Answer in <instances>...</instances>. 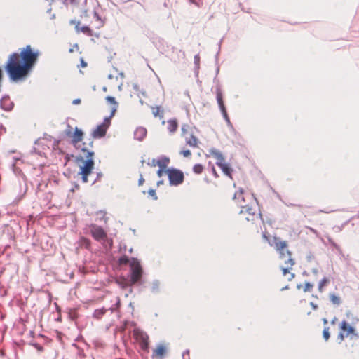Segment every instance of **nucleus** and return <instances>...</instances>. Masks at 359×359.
Wrapping results in <instances>:
<instances>
[{"instance_id":"f257e3e1","label":"nucleus","mask_w":359,"mask_h":359,"mask_svg":"<svg viewBox=\"0 0 359 359\" xmlns=\"http://www.w3.org/2000/svg\"><path fill=\"white\" fill-rule=\"evenodd\" d=\"M40 53L31 45L20 49V52L11 53L6 62L4 69L10 80L18 81L25 79L36 63Z\"/></svg>"},{"instance_id":"f03ea898","label":"nucleus","mask_w":359,"mask_h":359,"mask_svg":"<svg viewBox=\"0 0 359 359\" xmlns=\"http://www.w3.org/2000/svg\"><path fill=\"white\" fill-rule=\"evenodd\" d=\"M80 20H73L70 22L75 26L77 33H82L95 41L102 35L101 29L104 26L105 20L99 15L93 6L86 4L81 11Z\"/></svg>"},{"instance_id":"7ed1b4c3","label":"nucleus","mask_w":359,"mask_h":359,"mask_svg":"<svg viewBox=\"0 0 359 359\" xmlns=\"http://www.w3.org/2000/svg\"><path fill=\"white\" fill-rule=\"evenodd\" d=\"M83 156L79 155L76 157V164L79 168L78 175L81 176L83 183L88 182V177L93 173L94 169V152L87 148H81Z\"/></svg>"},{"instance_id":"20e7f679","label":"nucleus","mask_w":359,"mask_h":359,"mask_svg":"<svg viewBox=\"0 0 359 359\" xmlns=\"http://www.w3.org/2000/svg\"><path fill=\"white\" fill-rule=\"evenodd\" d=\"M262 237L276 250L279 255V258L284 262L285 265L288 266L294 265V259L292 257V252L288 249V243L286 241H283L277 236H273L271 239H269L265 233H263Z\"/></svg>"},{"instance_id":"39448f33","label":"nucleus","mask_w":359,"mask_h":359,"mask_svg":"<svg viewBox=\"0 0 359 359\" xmlns=\"http://www.w3.org/2000/svg\"><path fill=\"white\" fill-rule=\"evenodd\" d=\"M182 137L184 139L186 144L192 148H197L199 140L197 137V130L195 127L188 124L182 126Z\"/></svg>"},{"instance_id":"423d86ee","label":"nucleus","mask_w":359,"mask_h":359,"mask_svg":"<svg viewBox=\"0 0 359 359\" xmlns=\"http://www.w3.org/2000/svg\"><path fill=\"white\" fill-rule=\"evenodd\" d=\"M259 219H262V215L252 207L248 205L241 207V209L239 212V219L241 222L245 221L254 223Z\"/></svg>"},{"instance_id":"0eeeda50","label":"nucleus","mask_w":359,"mask_h":359,"mask_svg":"<svg viewBox=\"0 0 359 359\" xmlns=\"http://www.w3.org/2000/svg\"><path fill=\"white\" fill-rule=\"evenodd\" d=\"M133 336L135 341L139 344L140 348L145 351L149 349V336L139 328H135L133 331Z\"/></svg>"},{"instance_id":"6e6552de","label":"nucleus","mask_w":359,"mask_h":359,"mask_svg":"<svg viewBox=\"0 0 359 359\" xmlns=\"http://www.w3.org/2000/svg\"><path fill=\"white\" fill-rule=\"evenodd\" d=\"M130 282L131 284H135L142 278V268L139 261L135 258H132L130 262Z\"/></svg>"},{"instance_id":"1a4fd4ad","label":"nucleus","mask_w":359,"mask_h":359,"mask_svg":"<svg viewBox=\"0 0 359 359\" xmlns=\"http://www.w3.org/2000/svg\"><path fill=\"white\" fill-rule=\"evenodd\" d=\"M88 227L92 237L95 241L99 242L108 241L107 233L102 226L95 224H91Z\"/></svg>"},{"instance_id":"9d476101","label":"nucleus","mask_w":359,"mask_h":359,"mask_svg":"<svg viewBox=\"0 0 359 359\" xmlns=\"http://www.w3.org/2000/svg\"><path fill=\"white\" fill-rule=\"evenodd\" d=\"M168 175L170 184L174 186H178L181 184L184 180V173L177 169L172 168L165 170Z\"/></svg>"},{"instance_id":"9b49d317","label":"nucleus","mask_w":359,"mask_h":359,"mask_svg":"<svg viewBox=\"0 0 359 359\" xmlns=\"http://www.w3.org/2000/svg\"><path fill=\"white\" fill-rule=\"evenodd\" d=\"M340 332L337 336V339L340 342L343 341L346 337H348L351 334L357 336L353 327L349 325L346 320H343L339 325Z\"/></svg>"},{"instance_id":"f8f14e48","label":"nucleus","mask_w":359,"mask_h":359,"mask_svg":"<svg viewBox=\"0 0 359 359\" xmlns=\"http://www.w3.org/2000/svg\"><path fill=\"white\" fill-rule=\"evenodd\" d=\"M111 123V116L106 117L100 125L97 126L93 131L92 136L94 138H101L106 135L107 130Z\"/></svg>"},{"instance_id":"ddd939ff","label":"nucleus","mask_w":359,"mask_h":359,"mask_svg":"<svg viewBox=\"0 0 359 359\" xmlns=\"http://www.w3.org/2000/svg\"><path fill=\"white\" fill-rule=\"evenodd\" d=\"M70 130L66 131V135L71 137L72 144L76 149L79 148V144L83 140V133L77 127L75 128L74 133H72L70 126H68Z\"/></svg>"},{"instance_id":"4468645a","label":"nucleus","mask_w":359,"mask_h":359,"mask_svg":"<svg viewBox=\"0 0 359 359\" xmlns=\"http://www.w3.org/2000/svg\"><path fill=\"white\" fill-rule=\"evenodd\" d=\"M0 107L5 111H11L13 107V102L8 95H4L0 100Z\"/></svg>"},{"instance_id":"2eb2a0df","label":"nucleus","mask_w":359,"mask_h":359,"mask_svg":"<svg viewBox=\"0 0 359 359\" xmlns=\"http://www.w3.org/2000/svg\"><path fill=\"white\" fill-rule=\"evenodd\" d=\"M167 128L171 133H175L178 128V122L177 119L172 118L169 119L167 121Z\"/></svg>"},{"instance_id":"dca6fc26","label":"nucleus","mask_w":359,"mask_h":359,"mask_svg":"<svg viewBox=\"0 0 359 359\" xmlns=\"http://www.w3.org/2000/svg\"><path fill=\"white\" fill-rule=\"evenodd\" d=\"M218 166L222 169V170L223 171V172H224L226 176H228L229 177H230L231 179H232V172H233V169L231 168V166L229 165V164L226 163L225 162H224V163H222V164L219 165Z\"/></svg>"},{"instance_id":"f3484780","label":"nucleus","mask_w":359,"mask_h":359,"mask_svg":"<svg viewBox=\"0 0 359 359\" xmlns=\"http://www.w3.org/2000/svg\"><path fill=\"white\" fill-rule=\"evenodd\" d=\"M292 267V266H288L287 265H286V267L282 268L283 276H285L286 279L288 281L292 280L294 277V274L290 271Z\"/></svg>"},{"instance_id":"a211bd4d","label":"nucleus","mask_w":359,"mask_h":359,"mask_svg":"<svg viewBox=\"0 0 359 359\" xmlns=\"http://www.w3.org/2000/svg\"><path fill=\"white\" fill-rule=\"evenodd\" d=\"M165 348L162 345H159L154 350L153 356L157 358H162L165 355Z\"/></svg>"},{"instance_id":"6ab92c4d","label":"nucleus","mask_w":359,"mask_h":359,"mask_svg":"<svg viewBox=\"0 0 359 359\" xmlns=\"http://www.w3.org/2000/svg\"><path fill=\"white\" fill-rule=\"evenodd\" d=\"M297 289L302 290L304 292H311L313 288V284L306 282L297 286Z\"/></svg>"},{"instance_id":"aec40b11","label":"nucleus","mask_w":359,"mask_h":359,"mask_svg":"<svg viewBox=\"0 0 359 359\" xmlns=\"http://www.w3.org/2000/svg\"><path fill=\"white\" fill-rule=\"evenodd\" d=\"M212 156L216 159L217 165H219L224 162V158L223 155L219 151H212Z\"/></svg>"},{"instance_id":"412c9836","label":"nucleus","mask_w":359,"mask_h":359,"mask_svg":"<svg viewBox=\"0 0 359 359\" xmlns=\"http://www.w3.org/2000/svg\"><path fill=\"white\" fill-rule=\"evenodd\" d=\"M106 100H107V101L109 103H110L111 104L114 105V107H113L112 111H111V114L110 116L111 117L112 116H114L115 111H116V107H117L118 103L115 100V98L114 97H111V96H107L106 97Z\"/></svg>"},{"instance_id":"4be33fe9","label":"nucleus","mask_w":359,"mask_h":359,"mask_svg":"<svg viewBox=\"0 0 359 359\" xmlns=\"http://www.w3.org/2000/svg\"><path fill=\"white\" fill-rule=\"evenodd\" d=\"M217 103L219 104V109L220 110L222 109H224L226 108L225 106H224V102H223V96H222V92L218 90L217 91Z\"/></svg>"},{"instance_id":"5701e85b","label":"nucleus","mask_w":359,"mask_h":359,"mask_svg":"<svg viewBox=\"0 0 359 359\" xmlns=\"http://www.w3.org/2000/svg\"><path fill=\"white\" fill-rule=\"evenodd\" d=\"M151 112L154 116L157 117H163V111L159 107H151Z\"/></svg>"},{"instance_id":"b1692460","label":"nucleus","mask_w":359,"mask_h":359,"mask_svg":"<svg viewBox=\"0 0 359 359\" xmlns=\"http://www.w3.org/2000/svg\"><path fill=\"white\" fill-rule=\"evenodd\" d=\"M329 283V279L326 277L323 278L318 284V290L320 292H323L324 287Z\"/></svg>"},{"instance_id":"393cba45","label":"nucleus","mask_w":359,"mask_h":359,"mask_svg":"<svg viewBox=\"0 0 359 359\" xmlns=\"http://www.w3.org/2000/svg\"><path fill=\"white\" fill-rule=\"evenodd\" d=\"M169 162V159L167 158H163L161 159H158L157 165L159 166L160 168L165 169L167 164Z\"/></svg>"},{"instance_id":"a878e982","label":"nucleus","mask_w":359,"mask_h":359,"mask_svg":"<svg viewBox=\"0 0 359 359\" xmlns=\"http://www.w3.org/2000/svg\"><path fill=\"white\" fill-rule=\"evenodd\" d=\"M204 167L203 165L198 163L195 164L193 167V171L195 174L200 175L203 172Z\"/></svg>"},{"instance_id":"bb28decb","label":"nucleus","mask_w":359,"mask_h":359,"mask_svg":"<svg viewBox=\"0 0 359 359\" xmlns=\"http://www.w3.org/2000/svg\"><path fill=\"white\" fill-rule=\"evenodd\" d=\"M330 299L334 304L336 305H339L341 303L340 297L335 295L334 294H330Z\"/></svg>"},{"instance_id":"cd10ccee","label":"nucleus","mask_w":359,"mask_h":359,"mask_svg":"<svg viewBox=\"0 0 359 359\" xmlns=\"http://www.w3.org/2000/svg\"><path fill=\"white\" fill-rule=\"evenodd\" d=\"M118 262L120 264H130L131 259H130L127 256L124 255L119 258Z\"/></svg>"},{"instance_id":"c85d7f7f","label":"nucleus","mask_w":359,"mask_h":359,"mask_svg":"<svg viewBox=\"0 0 359 359\" xmlns=\"http://www.w3.org/2000/svg\"><path fill=\"white\" fill-rule=\"evenodd\" d=\"M137 134H140V137H139L140 140L142 139L144 137H145L146 134H147V131L144 128H137L136 132H135V135H137Z\"/></svg>"},{"instance_id":"c756f323","label":"nucleus","mask_w":359,"mask_h":359,"mask_svg":"<svg viewBox=\"0 0 359 359\" xmlns=\"http://www.w3.org/2000/svg\"><path fill=\"white\" fill-rule=\"evenodd\" d=\"M243 190L242 189H240L238 191H237L234 195H233V199H240L241 198L243 200Z\"/></svg>"},{"instance_id":"7c9ffc66","label":"nucleus","mask_w":359,"mask_h":359,"mask_svg":"<svg viewBox=\"0 0 359 359\" xmlns=\"http://www.w3.org/2000/svg\"><path fill=\"white\" fill-rule=\"evenodd\" d=\"M323 338L325 341H327L330 338V332H329V327H325L323 332Z\"/></svg>"},{"instance_id":"2f4dec72","label":"nucleus","mask_w":359,"mask_h":359,"mask_svg":"<svg viewBox=\"0 0 359 359\" xmlns=\"http://www.w3.org/2000/svg\"><path fill=\"white\" fill-rule=\"evenodd\" d=\"M81 243H82L83 245H85V246H86V248H90V240H89V239L86 238H84V237H82V238H81Z\"/></svg>"},{"instance_id":"473e14b6","label":"nucleus","mask_w":359,"mask_h":359,"mask_svg":"<svg viewBox=\"0 0 359 359\" xmlns=\"http://www.w3.org/2000/svg\"><path fill=\"white\" fill-rule=\"evenodd\" d=\"M180 154H182L184 157L188 158L191 156V153L188 149H183L180 151Z\"/></svg>"},{"instance_id":"72a5a7b5","label":"nucleus","mask_w":359,"mask_h":359,"mask_svg":"<svg viewBox=\"0 0 359 359\" xmlns=\"http://www.w3.org/2000/svg\"><path fill=\"white\" fill-rule=\"evenodd\" d=\"M148 194L151 196L154 200H157L158 197L156 196V191L153 189H151L148 191Z\"/></svg>"},{"instance_id":"f704fd0d","label":"nucleus","mask_w":359,"mask_h":359,"mask_svg":"<svg viewBox=\"0 0 359 359\" xmlns=\"http://www.w3.org/2000/svg\"><path fill=\"white\" fill-rule=\"evenodd\" d=\"M61 1L66 6L74 5L76 3V0H61Z\"/></svg>"},{"instance_id":"c9c22d12","label":"nucleus","mask_w":359,"mask_h":359,"mask_svg":"<svg viewBox=\"0 0 359 359\" xmlns=\"http://www.w3.org/2000/svg\"><path fill=\"white\" fill-rule=\"evenodd\" d=\"M222 115L227 122H229V118L228 116L226 108L221 109Z\"/></svg>"},{"instance_id":"e433bc0d","label":"nucleus","mask_w":359,"mask_h":359,"mask_svg":"<svg viewBox=\"0 0 359 359\" xmlns=\"http://www.w3.org/2000/svg\"><path fill=\"white\" fill-rule=\"evenodd\" d=\"M157 163H158V159H152L151 162L149 163V164L152 166V167H156L157 166Z\"/></svg>"},{"instance_id":"4c0bfd02","label":"nucleus","mask_w":359,"mask_h":359,"mask_svg":"<svg viewBox=\"0 0 359 359\" xmlns=\"http://www.w3.org/2000/svg\"><path fill=\"white\" fill-rule=\"evenodd\" d=\"M144 182V179L143 176L142 175H140V177L138 180V185L142 186V185H143Z\"/></svg>"},{"instance_id":"58836bf2","label":"nucleus","mask_w":359,"mask_h":359,"mask_svg":"<svg viewBox=\"0 0 359 359\" xmlns=\"http://www.w3.org/2000/svg\"><path fill=\"white\" fill-rule=\"evenodd\" d=\"M211 171H212V175H213L216 178L219 177V175H218V173H217V172L216 169L215 168V167H213V166H212Z\"/></svg>"},{"instance_id":"ea45409f","label":"nucleus","mask_w":359,"mask_h":359,"mask_svg":"<svg viewBox=\"0 0 359 359\" xmlns=\"http://www.w3.org/2000/svg\"><path fill=\"white\" fill-rule=\"evenodd\" d=\"M81 103V100L80 99H75L72 101V104H79Z\"/></svg>"},{"instance_id":"a19ab883","label":"nucleus","mask_w":359,"mask_h":359,"mask_svg":"<svg viewBox=\"0 0 359 359\" xmlns=\"http://www.w3.org/2000/svg\"><path fill=\"white\" fill-rule=\"evenodd\" d=\"M81 65L82 67H86L87 66V63L83 60V59L81 60Z\"/></svg>"},{"instance_id":"79ce46f5","label":"nucleus","mask_w":359,"mask_h":359,"mask_svg":"<svg viewBox=\"0 0 359 359\" xmlns=\"http://www.w3.org/2000/svg\"><path fill=\"white\" fill-rule=\"evenodd\" d=\"M164 169H162V168H160L158 172H157V174L159 177H161L162 176V173H163V171Z\"/></svg>"},{"instance_id":"37998d69","label":"nucleus","mask_w":359,"mask_h":359,"mask_svg":"<svg viewBox=\"0 0 359 359\" xmlns=\"http://www.w3.org/2000/svg\"><path fill=\"white\" fill-rule=\"evenodd\" d=\"M310 304L313 309H316L318 308V306L315 304L313 302H311Z\"/></svg>"},{"instance_id":"c03bdc74","label":"nucleus","mask_w":359,"mask_h":359,"mask_svg":"<svg viewBox=\"0 0 359 359\" xmlns=\"http://www.w3.org/2000/svg\"><path fill=\"white\" fill-rule=\"evenodd\" d=\"M195 60H199V56L198 55H196L195 56Z\"/></svg>"},{"instance_id":"a18cd8bd","label":"nucleus","mask_w":359,"mask_h":359,"mask_svg":"<svg viewBox=\"0 0 359 359\" xmlns=\"http://www.w3.org/2000/svg\"><path fill=\"white\" fill-rule=\"evenodd\" d=\"M323 322H324V324H327V320L325 318L323 319Z\"/></svg>"},{"instance_id":"49530a36","label":"nucleus","mask_w":359,"mask_h":359,"mask_svg":"<svg viewBox=\"0 0 359 359\" xmlns=\"http://www.w3.org/2000/svg\"><path fill=\"white\" fill-rule=\"evenodd\" d=\"M74 48H76L78 50V49H79V46H78V45H77V44H76V45L74 46Z\"/></svg>"},{"instance_id":"de8ad7c7","label":"nucleus","mask_w":359,"mask_h":359,"mask_svg":"<svg viewBox=\"0 0 359 359\" xmlns=\"http://www.w3.org/2000/svg\"><path fill=\"white\" fill-rule=\"evenodd\" d=\"M73 51H74V49H73V48L69 49V52H70V53H72Z\"/></svg>"},{"instance_id":"09e8293b","label":"nucleus","mask_w":359,"mask_h":359,"mask_svg":"<svg viewBox=\"0 0 359 359\" xmlns=\"http://www.w3.org/2000/svg\"><path fill=\"white\" fill-rule=\"evenodd\" d=\"M288 287L287 286H285V287H283L282 290H284V289H287Z\"/></svg>"},{"instance_id":"8fccbe9b","label":"nucleus","mask_w":359,"mask_h":359,"mask_svg":"<svg viewBox=\"0 0 359 359\" xmlns=\"http://www.w3.org/2000/svg\"><path fill=\"white\" fill-rule=\"evenodd\" d=\"M90 147L93 146V142H90Z\"/></svg>"}]
</instances>
